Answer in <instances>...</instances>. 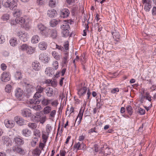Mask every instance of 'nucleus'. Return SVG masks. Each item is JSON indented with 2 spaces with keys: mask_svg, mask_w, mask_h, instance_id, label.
Segmentation results:
<instances>
[{
  "mask_svg": "<svg viewBox=\"0 0 156 156\" xmlns=\"http://www.w3.org/2000/svg\"><path fill=\"white\" fill-rule=\"evenodd\" d=\"M38 29L40 30V33L43 36L47 37L50 34V29L41 24L37 25Z\"/></svg>",
  "mask_w": 156,
  "mask_h": 156,
  "instance_id": "obj_1",
  "label": "nucleus"
},
{
  "mask_svg": "<svg viewBox=\"0 0 156 156\" xmlns=\"http://www.w3.org/2000/svg\"><path fill=\"white\" fill-rule=\"evenodd\" d=\"M61 28L62 30V33L64 37L68 36L69 35V30H70V27L68 23H65L61 27Z\"/></svg>",
  "mask_w": 156,
  "mask_h": 156,
  "instance_id": "obj_2",
  "label": "nucleus"
},
{
  "mask_svg": "<svg viewBox=\"0 0 156 156\" xmlns=\"http://www.w3.org/2000/svg\"><path fill=\"white\" fill-rule=\"evenodd\" d=\"M16 34L20 41L24 42L27 41L29 35L25 31L19 30L17 33Z\"/></svg>",
  "mask_w": 156,
  "mask_h": 156,
  "instance_id": "obj_3",
  "label": "nucleus"
},
{
  "mask_svg": "<svg viewBox=\"0 0 156 156\" xmlns=\"http://www.w3.org/2000/svg\"><path fill=\"white\" fill-rule=\"evenodd\" d=\"M16 20L18 24H20L23 27L27 28L29 27L28 22L22 17H16Z\"/></svg>",
  "mask_w": 156,
  "mask_h": 156,
  "instance_id": "obj_4",
  "label": "nucleus"
},
{
  "mask_svg": "<svg viewBox=\"0 0 156 156\" xmlns=\"http://www.w3.org/2000/svg\"><path fill=\"white\" fill-rule=\"evenodd\" d=\"M142 3L145 4L144 9L145 11L148 12L151 8V1L149 0H142Z\"/></svg>",
  "mask_w": 156,
  "mask_h": 156,
  "instance_id": "obj_5",
  "label": "nucleus"
},
{
  "mask_svg": "<svg viewBox=\"0 0 156 156\" xmlns=\"http://www.w3.org/2000/svg\"><path fill=\"white\" fill-rule=\"evenodd\" d=\"M2 141L3 142V144L6 146H10L12 144V140L8 137L3 136L2 137Z\"/></svg>",
  "mask_w": 156,
  "mask_h": 156,
  "instance_id": "obj_6",
  "label": "nucleus"
},
{
  "mask_svg": "<svg viewBox=\"0 0 156 156\" xmlns=\"http://www.w3.org/2000/svg\"><path fill=\"white\" fill-rule=\"evenodd\" d=\"M69 14V11L67 9H64L61 10L60 12V16L63 18L68 17Z\"/></svg>",
  "mask_w": 156,
  "mask_h": 156,
  "instance_id": "obj_7",
  "label": "nucleus"
},
{
  "mask_svg": "<svg viewBox=\"0 0 156 156\" xmlns=\"http://www.w3.org/2000/svg\"><path fill=\"white\" fill-rule=\"evenodd\" d=\"M1 79L2 81L7 82L10 80V76L9 73L5 72H4L1 76Z\"/></svg>",
  "mask_w": 156,
  "mask_h": 156,
  "instance_id": "obj_8",
  "label": "nucleus"
},
{
  "mask_svg": "<svg viewBox=\"0 0 156 156\" xmlns=\"http://www.w3.org/2000/svg\"><path fill=\"white\" fill-rule=\"evenodd\" d=\"M83 115V112H82L81 110V109H80L79 112L75 122L74 126L76 125L77 126L80 124Z\"/></svg>",
  "mask_w": 156,
  "mask_h": 156,
  "instance_id": "obj_9",
  "label": "nucleus"
},
{
  "mask_svg": "<svg viewBox=\"0 0 156 156\" xmlns=\"http://www.w3.org/2000/svg\"><path fill=\"white\" fill-rule=\"evenodd\" d=\"M21 114L23 117H29L31 116V112L29 109L25 108L21 110Z\"/></svg>",
  "mask_w": 156,
  "mask_h": 156,
  "instance_id": "obj_10",
  "label": "nucleus"
},
{
  "mask_svg": "<svg viewBox=\"0 0 156 156\" xmlns=\"http://www.w3.org/2000/svg\"><path fill=\"white\" fill-rule=\"evenodd\" d=\"M23 93V90L20 88H18L16 89L15 91V95L17 98H19L20 100L22 98Z\"/></svg>",
  "mask_w": 156,
  "mask_h": 156,
  "instance_id": "obj_11",
  "label": "nucleus"
},
{
  "mask_svg": "<svg viewBox=\"0 0 156 156\" xmlns=\"http://www.w3.org/2000/svg\"><path fill=\"white\" fill-rule=\"evenodd\" d=\"M39 59L44 63L48 62L49 58L46 53H41L39 55Z\"/></svg>",
  "mask_w": 156,
  "mask_h": 156,
  "instance_id": "obj_12",
  "label": "nucleus"
},
{
  "mask_svg": "<svg viewBox=\"0 0 156 156\" xmlns=\"http://www.w3.org/2000/svg\"><path fill=\"white\" fill-rule=\"evenodd\" d=\"M13 141L15 142V144L18 146H20L23 145L24 143V140L20 136L16 137L14 138Z\"/></svg>",
  "mask_w": 156,
  "mask_h": 156,
  "instance_id": "obj_13",
  "label": "nucleus"
},
{
  "mask_svg": "<svg viewBox=\"0 0 156 156\" xmlns=\"http://www.w3.org/2000/svg\"><path fill=\"white\" fill-rule=\"evenodd\" d=\"M56 11L53 9L48 10L47 12V15L50 17H53L57 15Z\"/></svg>",
  "mask_w": 156,
  "mask_h": 156,
  "instance_id": "obj_14",
  "label": "nucleus"
},
{
  "mask_svg": "<svg viewBox=\"0 0 156 156\" xmlns=\"http://www.w3.org/2000/svg\"><path fill=\"white\" fill-rule=\"evenodd\" d=\"M50 36L53 39H56L57 36V31L55 29L50 30Z\"/></svg>",
  "mask_w": 156,
  "mask_h": 156,
  "instance_id": "obj_15",
  "label": "nucleus"
},
{
  "mask_svg": "<svg viewBox=\"0 0 156 156\" xmlns=\"http://www.w3.org/2000/svg\"><path fill=\"white\" fill-rule=\"evenodd\" d=\"M22 133L23 135L26 137L30 136L31 134V131L27 129L23 130Z\"/></svg>",
  "mask_w": 156,
  "mask_h": 156,
  "instance_id": "obj_16",
  "label": "nucleus"
},
{
  "mask_svg": "<svg viewBox=\"0 0 156 156\" xmlns=\"http://www.w3.org/2000/svg\"><path fill=\"white\" fill-rule=\"evenodd\" d=\"M12 149L14 152L20 154H23L24 152V150L17 146L13 147Z\"/></svg>",
  "mask_w": 156,
  "mask_h": 156,
  "instance_id": "obj_17",
  "label": "nucleus"
},
{
  "mask_svg": "<svg viewBox=\"0 0 156 156\" xmlns=\"http://www.w3.org/2000/svg\"><path fill=\"white\" fill-rule=\"evenodd\" d=\"M33 69L35 71H38L41 69V65L39 62H34L32 64Z\"/></svg>",
  "mask_w": 156,
  "mask_h": 156,
  "instance_id": "obj_18",
  "label": "nucleus"
},
{
  "mask_svg": "<svg viewBox=\"0 0 156 156\" xmlns=\"http://www.w3.org/2000/svg\"><path fill=\"white\" fill-rule=\"evenodd\" d=\"M45 92L48 97H50L53 95V90L50 87H47L45 89Z\"/></svg>",
  "mask_w": 156,
  "mask_h": 156,
  "instance_id": "obj_19",
  "label": "nucleus"
},
{
  "mask_svg": "<svg viewBox=\"0 0 156 156\" xmlns=\"http://www.w3.org/2000/svg\"><path fill=\"white\" fill-rule=\"evenodd\" d=\"M47 46L46 43L44 42H41L39 44V47L40 49L42 50H46Z\"/></svg>",
  "mask_w": 156,
  "mask_h": 156,
  "instance_id": "obj_20",
  "label": "nucleus"
},
{
  "mask_svg": "<svg viewBox=\"0 0 156 156\" xmlns=\"http://www.w3.org/2000/svg\"><path fill=\"white\" fill-rule=\"evenodd\" d=\"M41 101L43 105L47 106L49 104L50 100L44 97L42 100H41Z\"/></svg>",
  "mask_w": 156,
  "mask_h": 156,
  "instance_id": "obj_21",
  "label": "nucleus"
},
{
  "mask_svg": "<svg viewBox=\"0 0 156 156\" xmlns=\"http://www.w3.org/2000/svg\"><path fill=\"white\" fill-rule=\"evenodd\" d=\"M14 10V11L13 14L14 17H17L20 16L22 12L20 9L17 8Z\"/></svg>",
  "mask_w": 156,
  "mask_h": 156,
  "instance_id": "obj_22",
  "label": "nucleus"
},
{
  "mask_svg": "<svg viewBox=\"0 0 156 156\" xmlns=\"http://www.w3.org/2000/svg\"><path fill=\"white\" fill-rule=\"evenodd\" d=\"M87 90V88L86 87H83L78 90V94L80 96H83L86 93Z\"/></svg>",
  "mask_w": 156,
  "mask_h": 156,
  "instance_id": "obj_23",
  "label": "nucleus"
},
{
  "mask_svg": "<svg viewBox=\"0 0 156 156\" xmlns=\"http://www.w3.org/2000/svg\"><path fill=\"white\" fill-rule=\"evenodd\" d=\"M40 38L39 36L37 35H35L32 37L31 41L32 43L35 44L38 42Z\"/></svg>",
  "mask_w": 156,
  "mask_h": 156,
  "instance_id": "obj_24",
  "label": "nucleus"
},
{
  "mask_svg": "<svg viewBox=\"0 0 156 156\" xmlns=\"http://www.w3.org/2000/svg\"><path fill=\"white\" fill-rule=\"evenodd\" d=\"M8 8L10 9L14 10L17 8V4L14 2H11Z\"/></svg>",
  "mask_w": 156,
  "mask_h": 156,
  "instance_id": "obj_25",
  "label": "nucleus"
},
{
  "mask_svg": "<svg viewBox=\"0 0 156 156\" xmlns=\"http://www.w3.org/2000/svg\"><path fill=\"white\" fill-rule=\"evenodd\" d=\"M22 75L20 71H17L15 73V77L17 80H20L22 78Z\"/></svg>",
  "mask_w": 156,
  "mask_h": 156,
  "instance_id": "obj_26",
  "label": "nucleus"
},
{
  "mask_svg": "<svg viewBox=\"0 0 156 156\" xmlns=\"http://www.w3.org/2000/svg\"><path fill=\"white\" fill-rule=\"evenodd\" d=\"M59 21L55 19H53L50 22V25L52 27H55L58 23Z\"/></svg>",
  "mask_w": 156,
  "mask_h": 156,
  "instance_id": "obj_27",
  "label": "nucleus"
},
{
  "mask_svg": "<svg viewBox=\"0 0 156 156\" xmlns=\"http://www.w3.org/2000/svg\"><path fill=\"white\" fill-rule=\"evenodd\" d=\"M10 45L12 46H15L17 44V41L16 38L15 37L12 38L9 41Z\"/></svg>",
  "mask_w": 156,
  "mask_h": 156,
  "instance_id": "obj_28",
  "label": "nucleus"
},
{
  "mask_svg": "<svg viewBox=\"0 0 156 156\" xmlns=\"http://www.w3.org/2000/svg\"><path fill=\"white\" fill-rule=\"evenodd\" d=\"M51 110V108L50 106H47L44 107L43 109V112L44 114H47L50 113Z\"/></svg>",
  "mask_w": 156,
  "mask_h": 156,
  "instance_id": "obj_29",
  "label": "nucleus"
},
{
  "mask_svg": "<svg viewBox=\"0 0 156 156\" xmlns=\"http://www.w3.org/2000/svg\"><path fill=\"white\" fill-rule=\"evenodd\" d=\"M35 49L30 46H28L26 52L27 54H31L34 52Z\"/></svg>",
  "mask_w": 156,
  "mask_h": 156,
  "instance_id": "obj_30",
  "label": "nucleus"
},
{
  "mask_svg": "<svg viewBox=\"0 0 156 156\" xmlns=\"http://www.w3.org/2000/svg\"><path fill=\"white\" fill-rule=\"evenodd\" d=\"M10 0H2V4L6 8H8L11 3Z\"/></svg>",
  "mask_w": 156,
  "mask_h": 156,
  "instance_id": "obj_31",
  "label": "nucleus"
},
{
  "mask_svg": "<svg viewBox=\"0 0 156 156\" xmlns=\"http://www.w3.org/2000/svg\"><path fill=\"white\" fill-rule=\"evenodd\" d=\"M52 55L54 58L56 60H59L60 59L61 56L56 51H54L52 52Z\"/></svg>",
  "mask_w": 156,
  "mask_h": 156,
  "instance_id": "obj_32",
  "label": "nucleus"
},
{
  "mask_svg": "<svg viewBox=\"0 0 156 156\" xmlns=\"http://www.w3.org/2000/svg\"><path fill=\"white\" fill-rule=\"evenodd\" d=\"M34 86L30 84H27V91L28 93H30L34 90Z\"/></svg>",
  "mask_w": 156,
  "mask_h": 156,
  "instance_id": "obj_33",
  "label": "nucleus"
},
{
  "mask_svg": "<svg viewBox=\"0 0 156 156\" xmlns=\"http://www.w3.org/2000/svg\"><path fill=\"white\" fill-rule=\"evenodd\" d=\"M35 89L37 92L41 93H42L44 89V87L39 85L35 87Z\"/></svg>",
  "mask_w": 156,
  "mask_h": 156,
  "instance_id": "obj_34",
  "label": "nucleus"
},
{
  "mask_svg": "<svg viewBox=\"0 0 156 156\" xmlns=\"http://www.w3.org/2000/svg\"><path fill=\"white\" fill-rule=\"evenodd\" d=\"M112 34L113 35L114 38L119 39L120 38V35L119 33L117 32L115 30L114 31L112 32Z\"/></svg>",
  "mask_w": 156,
  "mask_h": 156,
  "instance_id": "obj_35",
  "label": "nucleus"
},
{
  "mask_svg": "<svg viewBox=\"0 0 156 156\" xmlns=\"http://www.w3.org/2000/svg\"><path fill=\"white\" fill-rule=\"evenodd\" d=\"M28 126L32 129H34L36 128L37 125L35 123H29L28 124Z\"/></svg>",
  "mask_w": 156,
  "mask_h": 156,
  "instance_id": "obj_36",
  "label": "nucleus"
},
{
  "mask_svg": "<svg viewBox=\"0 0 156 156\" xmlns=\"http://www.w3.org/2000/svg\"><path fill=\"white\" fill-rule=\"evenodd\" d=\"M84 145L83 144H81L80 142L76 144L75 145L74 147L76 148H77L78 149H81L82 148H83Z\"/></svg>",
  "mask_w": 156,
  "mask_h": 156,
  "instance_id": "obj_37",
  "label": "nucleus"
},
{
  "mask_svg": "<svg viewBox=\"0 0 156 156\" xmlns=\"http://www.w3.org/2000/svg\"><path fill=\"white\" fill-rule=\"evenodd\" d=\"M5 126L8 128H11L14 126V124L12 122L8 121L5 124Z\"/></svg>",
  "mask_w": 156,
  "mask_h": 156,
  "instance_id": "obj_38",
  "label": "nucleus"
},
{
  "mask_svg": "<svg viewBox=\"0 0 156 156\" xmlns=\"http://www.w3.org/2000/svg\"><path fill=\"white\" fill-rule=\"evenodd\" d=\"M34 135L35 136H36V137L37 138L38 137H39L40 136V132L39 130L37 129H34Z\"/></svg>",
  "mask_w": 156,
  "mask_h": 156,
  "instance_id": "obj_39",
  "label": "nucleus"
},
{
  "mask_svg": "<svg viewBox=\"0 0 156 156\" xmlns=\"http://www.w3.org/2000/svg\"><path fill=\"white\" fill-rule=\"evenodd\" d=\"M38 141V138L36 137H34L32 140L31 142V145L32 147H34L36 145L37 142Z\"/></svg>",
  "mask_w": 156,
  "mask_h": 156,
  "instance_id": "obj_40",
  "label": "nucleus"
},
{
  "mask_svg": "<svg viewBox=\"0 0 156 156\" xmlns=\"http://www.w3.org/2000/svg\"><path fill=\"white\" fill-rule=\"evenodd\" d=\"M28 47V46L27 44H23L20 46V49L23 51H26Z\"/></svg>",
  "mask_w": 156,
  "mask_h": 156,
  "instance_id": "obj_41",
  "label": "nucleus"
},
{
  "mask_svg": "<svg viewBox=\"0 0 156 156\" xmlns=\"http://www.w3.org/2000/svg\"><path fill=\"white\" fill-rule=\"evenodd\" d=\"M126 109L128 113L130 115H132L133 113L132 107L129 105H128L126 107Z\"/></svg>",
  "mask_w": 156,
  "mask_h": 156,
  "instance_id": "obj_42",
  "label": "nucleus"
},
{
  "mask_svg": "<svg viewBox=\"0 0 156 156\" xmlns=\"http://www.w3.org/2000/svg\"><path fill=\"white\" fill-rule=\"evenodd\" d=\"M74 108L73 107H71L70 109L69 110V111L68 108H67V109L66 111V115H67V114H69V115H70L73 113L74 112Z\"/></svg>",
  "mask_w": 156,
  "mask_h": 156,
  "instance_id": "obj_43",
  "label": "nucleus"
},
{
  "mask_svg": "<svg viewBox=\"0 0 156 156\" xmlns=\"http://www.w3.org/2000/svg\"><path fill=\"white\" fill-rule=\"evenodd\" d=\"M41 93H39L37 91L34 94L33 97L35 100L36 99H37L38 98H40L41 97Z\"/></svg>",
  "mask_w": 156,
  "mask_h": 156,
  "instance_id": "obj_44",
  "label": "nucleus"
},
{
  "mask_svg": "<svg viewBox=\"0 0 156 156\" xmlns=\"http://www.w3.org/2000/svg\"><path fill=\"white\" fill-rule=\"evenodd\" d=\"M11 88L12 87L10 85H7L6 86L5 89V91L8 93H10L11 91Z\"/></svg>",
  "mask_w": 156,
  "mask_h": 156,
  "instance_id": "obj_45",
  "label": "nucleus"
},
{
  "mask_svg": "<svg viewBox=\"0 0 156 156\" xmlns=\"http://www.w3.org/2000/svg\"><path fill=\"white\" fill-rule=\"evenodd\" d=\"M145 110L141 108H138L137 113L140 114V115H143L145 113Z\"/></svg>",
  "mask_w": 156,
  "mask_h": 156,
  "instance_id": "obj_46",
  "label": "nucleus"
},
{
  "mask_svg": "<svg viewBox=\"0 0 156 156\" xmlns=\"http://www.w3.org/2000/svg\"><path fill=\"white\" fill-rule=\"evenodd\" d=\"M9 15L7 14H4L2 17V19L4 21H6L9 19Z\"/></svg>",
  "mask_w": 156,
  "mask_h": 156,
  "instance_id": "obj_47",
  "label": "nucleus"
},
{
  "mask_svg": "<svg viewBox=\"0 0 156 156\" xmlns=\"http://www.w3.org/2000/svg\"><path fill=\"white\" fill-rule=\"evenodd\" d=\"M51 126L49 124L47 125L46 126V131L48 133V135L49 133L50 132L51 130Z\"/></svg>",
  "mask_w": 156,
  "mask_h": 156,
  "instance_id": "obj_48",
  "label": "nucleus"
},
{
  "mask_svg": "<svg viewBox=\"0 0 156 156\" xmlns=\"http://www.w3.org/2000/svg\"><path fill=\"white\" fill-rule=\"evenodd\" d=\"M41 151L38 148H36L34 150L33 153L35 154L39 155Z\"/></svg>",
  "mask_w": 156,
  "mask_h": 156,
  "instance_id": "obj_49",
  "label": "nucleus"
},
{
  "mask_svg": "<svg viewBox=\"0 0 156 156\" xmlns=\"http://www.w3.org/2000/svg\"><path fill=\"white\" fill-rule=\"evenodd\" d=\"M41 106L40 105H33L32 107V108L37 111L40 110L41 108Z\"/></svg>",
  "mask_w": 156,
  "mask_h": 156,
  "instance_id": "obj_50",
  "label": "nucleus"
},
{
  "mask_svg": "<svg viewBox=\"0 0 156 156\" xmlns=\"http://www.w3.org/2000/svg\"><path fill=\"white\" fill-rule=\"evenodd\" d=\"M53 66L54 69L56 70L58 68V62L57 61L54 62L53 64Z\"/></svg>",
  "mask_w": 156,
  "mask_h": 156,
  "instance_id": "obj_51",
  "label": "nucleus"
},
{
  "mask_svg": "<svg viewBox=\"0 0 156 156\" xmlns=\"http://www.w3.org/2000/svg\"><path fill=\"white\" fill-rule=\"evenodd\" d=\"M24 121L23 118H20V119L18 122L17 124L19 125L20 126H21L24 124Z\"/></svg>",
  "mask_w": 156,
  "mask_h": 156,
  "instance_id": "obj_52",
  "label": "nucleus"
},
{
  "mask_svg": "<svg viewBox=\"0 0 156 156\" xmlns=\"http://www.w3.org/2000/svg\"><path fill=\"white\" fill-rule=\"evenodd\" d=\"M49 5L51 7H53L55 6V2L52 0H50L49 4Z\"/></svg>",
  "mask_w": 156,
  "mask_h": 156,
  "instance_id": "obj_53",
  "label": "nucleus"
},
{
  "mask_svg": "<svg viewBox=\"0 0 156 156\" xmlns=\"http://www.w3.org/2000/svg\"><path fill=\"white\" fill-rule=\"evenodd\" d=\"M5 41V38L3 35L0 34V44L3 43Z\"/></svg>",
  "mask_w": 156,
  "mask_h": 156,
  "instance_id": "obj_54",
  "label": "nucleus"
},
{
  "mask_svg": "<svg viewBox=\"0 0 156 156\" xmlns=\"http://www.w3.org/2000/svg\"><path fill=\"white\" fill-rule=\"evenodd\" d=\"M56 111L55 110L52 111L50 112V116L52 118L54 117L55 115L56 114Z\"/></svg>",
  "mask_w": 156,
  "mask_h": 156,
  "instance_id": "obj_55",
  "label": "nucleus"
},
{
  "mask_svg": "<svg viewBox=\"0 0 156 156\" xmlns=\"http://www.w3.org/2000/svg\"><path fill=\"white\" fill-rule=\"evenodd\" d=\"M68 59V57H67V56H65L63 59L62 62L63 64H66L67 62Z\"/></svg>",
  "mask_w": 156,
  "mask_h": 156,
  "instance_id": "obj_56",
  "label": "nucleus"
},
{
  "mask_svg": "<svg viewBox=\"0 0 156 156\" xmlns=\"http://www.w3.org/2000/svg\"><path fill=\"white\" fill-rule=\"evenodd\" d=\"M46 117L45 116H44L42 117L41 118L39 119V121L41 123L43 124L46 121Z\"/></svg>",
  "mask_w": 156,
  "mask_h": 156,
  "instance_id": "obj_57",
  "label": "nucleus"
},
{
  "mask_svg": "<svg viewBox=\"0 0 156 156\" xmlns=\"http://www.w3.org/2000/svg\"><path fill=\"white\" fill-rule=\"evenodd\" d=\"M10 23L12 25H16L18 24L17 21H16V18L15 20H10Z\"/></svg>",
  "mask_w": 156,
  "mask_h": 156,
  "instance_id": "obj_58",
  "label": "nucleus"
},
{
  "mask_svg": "<svg viewBox=\"0 0 156 156\" xmlns=\"http://www.w3.org/2000/svg\"><path fill=\"white\" fill-rule=\"evenodd\" d=\"M86 28L85 30H84L83 31V36H86L87 35V30H88L89 27L88 25H86Z\"/></svg>",
  "mask_w": 156,
  "mask_h": 156,
  "instance_id": "obj_59",
  "label": "nucleus"
},
{
  "mask_svg": "<svg viewBox=\"0 0 156 156\" xmlns=\"http://www.w3.org/2000/svg\"><path fill=\"white\" fill-rule=\"evenodd\" d=\"M30 102V103L32 104L35 103L37 104H39L40 103V101L39 100H37V101H35L34 100H31Z\"/></svg>",
  "mask_w": 156,
  "mask_h": 156,
  "instance_id": "obj_60",
  "label": "nucleus"
},
{
  "mask_svg": "<svg viewBox=\"0 0 156 156\" xmlns=\"http://www.w3.org/2000/svg\"><path fill=\"white\" fill-rule=\"evenodd\" d=\"M58 101L55 100L51 103V104L52 106L56 107L58 105Z\"/></svg>",
  "mask_w": 156,
  "mask_h": 156,
  "instance_id": "obj_61",
  "label": "nucleus"
},
{
  "mask_svg": "<svg viewBox=\"0 0 156 156\" xmlns=\"http://www.w3.org/2000/svg\"><path fill=\"white\" fill-rule=\"evenodd\" d=\"M119 88H115L113 89H112L111 91V92L112 93L114 94L116 92H118L119 91Z\"/></svg>",
  "mask_w": 156,
  "mask_h": 156,
  "instance_id": "obj_62",
  "label": "nucleus"
},
{
  "mask_svg": "<svg viewBox=\"0 0 156 156\" xmlns=\"http://www.w3.org/2000/svg\"><path fill=\"white\" fill-rule=\"evenodd\" d=\"M152 15H156V7H153L152 10Z\"/></svg>",
  "mask_w": 156,
  "mask_h": 156,
  "instance_id": "obj_63",
  "label": "nucleus"
},
{
  "mask_svg": "<svg viewBox=\"0 0 156 156\" xmlns=\"http://www.w3.org/2000/svg\"><path fill=\"white\" fill-rule=\"evenodd\" d=\"M1 69L3 70H5L6 69L7 66H6V65L5 64L2 63L1 65Z\"/></svg>",
  "mask_w": 156,
  "mask_h": 156,
  "instance_id": "obj_64",
  "label": "nucleus"
}]
</instances>
